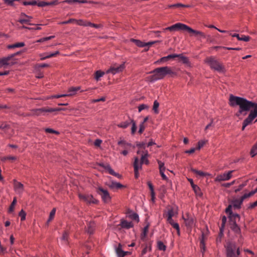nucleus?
I'll return each instance as SVG.
<instances>
[{"instance_id": "obj_1", "label": "nucleus", "mask_w": 257, "mask_h": 257, "mask_svg": "<svg viewBox=\"0 0 257 257\" xmlns=\"http://www.w3.org/2000/svg\"><path fill=\"white\" fill-rule=\"evenodd\" d=\"M229 104L231 106H239V109L236 112V116L240 114L246 115L247 112L250 111L248 116L243 120L242 130L250 124L252 120L257 117V103L249 101L246 99L230 94L229 98Z\"/></svg>"}, {"instance_id": "obj_2", "label": "nucleus", "mask_w": 257, "mask_h": 257, "mask_svg": "<svg viewBox=\"0 0 257 257\" xmlns=\"http://www.w3.org/2000/svg\"><path fill=\"white\" fill-rule=\"evenodd\" d=\"M150 73L154 74L151 76V80L152 81L162 79L167 75L173 76L176 74L171 67L167 66L157 68Z\"/></svg>"}, {"instance_id": "obj_3", "label": "nucleus", "mask_w": 257, "mask_h": 257, "mask_svg": "<svg viewBox=\"0 0 257 257\" xmlns=\"http://www.w3.org/2000/svg\"><path fill=\"white\" fill-rule=\"evenodd\" d=\"M205 62L208 64L212 69L215 71L219 73H224L225 72L224 66L214 57H207L205 60Z\"/></svg>"}, {"instance_id": "obj_4", "label": "nucleus", "mask_w": 257, "mask_h": 257, "mask_svg": "<svg viewBox=\"0 0 257 257\" xmlns=\"http://www.w3.org/2000/svg\"><path fill=\"white\" fill-rule=\"evenodd\" d=\"M61 110H63V109L61 108H41L35 109H33L32 110L31 113L27 114L28 116H32V115H40L43 112H52L56 111H60Z\"/></svg>"}, {"instance_id": "obj_5", "label": "nucleus", "mask_w": 257, "mask_h": 257, "mask_svg": "<svg viewBox=\"0 0 257 257\" xmlns=\"http://www.w3.org/2000/svg\"><path fill=\"white\" fill-rule=\"evenodd\" d=\"M19 53H16L13 54H11L6 57H4L3 58L0 59V66H5V65H13L15 62L11 61L12 59L19 54Z\"/></svg>"}, {"instance_id": "obj_6", "label": "nucleus", "mask_w": 257, "mask_h": 257, "mask_svg": "<svg viewBox=\"0 0 257 257\" xmlns=\"http://www.w3.org/2000/svg\"><path fill=\"white\" fill-rule=\"evenodd\" d=\"M96 191L97 193L101 196L102 200L105 203H107L110 201L111 198L108 192L106 190L104 189L101 187H99L97 189Z\"/></svg>"}, {"instance_id": "obj_7", "label": "nucleus", "mask_w": 257, "mask_h": 257, "mask_svg": "<svg viewBox=\"0 0 257 257\" xmlns=\"http://www.w3.org/2000/svg\"><path fill=\"white\" fill-rule=\"evenodd\" d=\"M236 246L235 243L229 242L226 246V255L227 257H238L235 253Z\"/></svg>"}, {"instance_id": "obj_8", "label": "nucleus", "mask_w": 257, "mask_h": 257, "mask_svg": "<svg viewBox=\"0 0 257 257\" xmlns=\"http://www.w3.org/2000/svg\"><path fill=\"white\" fill-rule=\"evenodd\" d=\"M234 170L225 172L223 174L218 175L215 179L216 182H221L229 180L232 177V174Z\"/></svg>"}, {"instance_id": "obj_9", "label": "nucleus", "mask_w": 257, "mask_h": 257, "mask_svg": "<svg viewBox=\"0 0 257 257\" xmlns=\"http://www.w3.org/2000/svg\"><path fill=\"white\" fill-rule=\"evenodd\" d=\"M188 26L182 23H176L170 27L166 28L164 29V31L169 30L170 31H176L178 30H185L187 31Z\"/></svg>"}, {"instance_id": "obj_10", "label": "nucleus", "mask_w": 257, "mask_h": 257, "mask_svg": "<svg viewBox=\"0 0 257 257\" xmlns=\"http://www.w3.org/2000/svg\"><path fill=\"white\" fill-rule=\"evenodd\" d=\"M125 68L124 63H122L119 65H114L111 66L107 71V73H111L115 74L119 73L123 70Z\"/></svg>"}, {"instance_id": "obj_11", "label": "nucleus", "mask_w": 257, "mask_h": 257, "mask_svg": "<svg viewBox=\"0 0 257 257\" xmlns=\"http://www.w3.org/2000/svg\"><path fill=\"white\" fill-rule=\"evenodd\" d=\"M187 31L191 34V36H194L197 37L198 39L205 38V35L204 33L201 31H196L192 29L191 28L188 26Z\"/></svg>"}, {"instance_id": "obj_12", "label": "nucleus", "mask_w": 257, "mask_h": 257, "mask_svg": "<svg viewBox=\"0 0 257 257\" xmlns=\"http://www.w3.org/2000/svg\"><path fill=\"white\" fill-rule=\"evenodd\" d=\"M232 205L230 204L228 206V207L225 209V212L227 214H229V217L230 220H232V219H238V220L240 219V216L238 214H233L232 212L231 209L232 207Z\"/></svg>"}, {"instance_id": "obj_13", "label": "nucleus", "mask_w": 257, "mask_h": 257, "mask_svg": "<svg viewBox=\"0 0 257 257\" xmlns=\"http://www.w3.org/2000/svg\"><path fill=\"white\" fill-rule=\"evenodd\" d=\"M184 219L185 225L188 227H192L194 224V219L193 216L189 214H186V217L183 216Z\"/></svg>"}, {"instance_id": "obj_14", "label": "nucleus", "mask_w": 257, "mask_h": 257, "mask_svg": "<svg viewBox=\"0 0 257 257\" xmlns=\"http://www.w3.org/2000/svg\"><path fill=\"white\" fill-rule=\"evenodd\" d=\"M23 4L25 6L27 5H37L39 7H43L46 6H48V3L45 2H39L37 3L36 1H32L30 2L23 1Z\"/></svg>"}, {"instance_id": "obj_15", "label": "nucleus", "mask_w": 257, "mask_h": 257, "mask_svg": "<svg viewBox=\"0 0 257 257\" xmlns=\"http://www.w3.org/2000/svg\"><path fill=\"white\" fill-rule=\"evenodd\" d=\"M14 189L15 191L19 194H21L24 191V185L20 182L14 181Z\"/></svg>"}, {"instance_id": "obj_16", "label": "nucleus", "mask_w": 257, "mask_h": 257, "mask_svg": "<svg viewBox=\"0 0 257 257\" xmlns=\"http://www.w3.org/2000/svg\"><path fill=\"white\" fill-rule=\"evenodd\" d=\"M32 17L29 16L25 14L24 13H22L21 15V19L18 21L21 24H28L29 25H32L30 23V19H32Z\"/></svg>"}, {"instance_id": "obj_17", "label": "nucleus", "mask_w": 257, "mask_h": 257, "mask_svg": "<svg viewBox=\"0 0 257 257\" xmlns=\"http://www.w3.org/2000/svg\"><path fill=\"white\" fill-rule=\"evenodd\" d=\"M119 226L122 228L127 229L132 228L134 225L132 222H128L124 219H121L120 224L118 225V226Z\"/></svg>"}, {"instance_id": "obj_18", "label": "nucleus", "mask_w": 257, "mask_h": 257, "mask_svg": "<svg viewBox=\"0 0 257 257\" xmlns=\"http://www.w3.org/2000/svg\"><path fill=\"white\" fill-rule=\"evenodd\" d=\"M175 55L176 56V58H178L179 62H182V63L186 64L188 66L190 65V62L187 57L184 56L183 54H175Z\"/></svg>"}, {"instance_id": "obj_19", "label": "nucleus", "mask_w": 257, "mask_h": 257, "mask_svg": "<svg viewBox=\"0 0 257 257\" xmlns=\"http://www.w3.org/2000/svg\"><path fill=\"white\" fill-rule=\"evenodd\" d=\"M232 222L231 224V229L236 233H239L240 232V229L238 225L236 224V219H232L230 220Z\"/></svg>"}, {"instance_id": "obj_20", "label": "nucleus", "mask_w": 257, "mask_h": 257, "mask_svg": "<svg viewBox=\"0 0 257 257\" xmlns=\"http://www.w3.org/2000/svg\"><path fill=\"white\" fill-rule=\"evenodd\" d=\"M101 166H102L104 169L107 170L108 173L114 176L118 177L119 174L117 173H116L110 167V166L109 165H104V164H101L100 165Z\"/></svg>"}, {"instance_id": "obj_21", "label": "nucleus", "mask_w": 257, "mask_h": 257, "mask_svg": "<svg viewBox=\"0 0 257 257\" xmlns=\"http://www.w3.org/2000/svg\"><path fill=\"white\" fill-rule=\"evenodd\" d=\"M69 238V233L67 231H65L61 237L60 239L64 244H68Z\"/></svg>"}, {"instance_id": "obj_22", "label": "nucleus", "mask_w": 257, "mask_h": 257, "mask_svg": "<svg viewBox=\"0 0 257 257\" xmlns=\"http://www.w3.org/2000/svg\"><path fill=\"white\" fill-rule=\"evenodd\" d=\"M230 35H231L232 37H236L238 40L243 41L244 42L248 41L250 39L249 36H246L245 35H241V36L240 37L239 35V34H230Z\"/></svg>"}, {"instance_id": "obj_23", "label": "nucleus", "mask_w": 257, "mask_h": 257, "mask_svg": "<svg viewBox=\"0 0 257 257\" xmlns=\"http://www.w3.org/2000/svg\"><path fill=\"white\" fill-rule=\"evenodd\" d=\"M95 228V224L93 222H89L87 224V231L89 234H91L93 233Z\"/></svg>"}, {"instance_id": "obj_24", "label": "nucleus", "mask_w": 257, "mask_h": 257, "mask_svg": "<svg viewBox=\"0 0 257 257\" xmlns=\"http://www.w3.org/2000/svg\"><path fill=\"white\" fill-rule=\"evenodd\" d=\"M142 164L141 162H139V159L136 158L134 163V171L136 172L137 171H139V170L142 168Z\"/></svg>"}, {"instance_id": "obj_25", "label": "nucleus", "mask_w": 257, "mask_h": 257, "mask_svg": "<svg viewBox=\"0 0 257 257\" xmlns=\"http://www.w3.org/2000/svg\"><path fill=\"white\" fill-rule=\"evenodd\" d=\"M124 251L122 250V246L120 244H119L118 247L115 249V252L118 257H124Z\"/></svg>"}, {"instance_id": "obj_26", "label": "nucleus", "mask_w": 257, "mask_h": 257, "mask_svg": "<svg viewBox=\"0 0 257 257\" xmlns=\"http://www.w3.org/2000/svg\"><path fill=\"white\" fill-rule=\"evenodd\" d=\"M176 57V56L175 55V54H170V55H168L167 56H166V57H163L162 58H161L158 61V62H166V61H169V60H170L171 59H173V58H175Z\"/></svg>"}, {"instance_id": "obj_27", "label": "nucleus", "mask_w": 257, "mask_h": 257, "mask_svg": "<svg viewBox=\"0 0 257 257\" xmlns=\"http://www.w3.org/2000/svg\"><path fill=\"white\" fill-rule=\"evenodd\" d=\"M241 200H240L239 199H235L233 200L231 204L233 207L235 208L239 209L241 207V205L242 204Z\"/></svg>"}, {"instance_id": "obj_28", "label": "nucleus", "mask_w": 257, "mask_h": 257, "mask_svg": "<svg viewBox=\"0 0 257 257\" xmlns=\"http://www.w3.org/2000/svg\"><path fill=\"white\" fill-rule=\"evenodd\" d=\"M117 144L123 149H127L130 147H131V144L127 143L124 140L119 141Z\"/></svg>"}, {"instance_id": "obj_29", "label": "nucleus", "mask_w": 257, "mask_h": 257, "mask_svg": "<svg viewBox=\"0 0 257 257\" xmlns=\"http://www.w3.org/2000/svg\"><path fill=\"white\" fill-rule=\"evenodd\" d=\"M221 221H222L221 226L220 227V229H220L219 235L221 236L223 235V232L224 230V226H225V223L226 222V218L225 216H223L222 217Z\"/></svg>"}, {"instance_id": "obj_30", "label": "nucleus", "mask_w": 257, "mask_h": 257, "mask_svg": "<svg viewBox=\"0 0 257 257\" xmlns=\"http://www.w3.org/2000/svg\"><path fill=\"white\" fill-rule=\"evenodd\" d=\"M79 89H80V87H71V88H70L69 89V90L68 91V94H65L67 95V96L73 95Z\"/></svg>"}, {"instance_id": "obj_31", "label": "nucleus", "mask_w": 257, "mask_h": 257, "mask_svg": "<svg viewBox=\"0 0 257 257\" xmlns=\"http://www.w3.org/2000/svg\"><path fill=\"white\" fill-rule=\"evenodd\" d=\"M56 209L55 208H54L51 210V211L50 213L49 219H48L47 223H46L47 225H48L49 223L53 219V218L55 216V213H56Z\"/></svg>"}, {"instance_id": "obj_32", "label": "nucleus", "mask_w": 257, "mask_h": 257, "mask_svg": "<svg viewBox=\"0 0 257 257\" xmlns=\"http://www.w3.org/2000/svg\"><path fill=\"white\" fill-rule=\"evenodd\" d=\"M250 155L251 157H254L255 155H257V141L251 149Z\"/></svg>"}, {"instance_id": "obj_33", "label": "nucleus", "mask_w": 257, "mask_h": 257, "mask_svg": "<svg viewBox=\"0 0 257 257\" xmlns=\"http://www.w3.org/2000/svg\"><path fill=\"white\" fill-rule=\"evenodd\" d=\"M87 203L91 204H97L98 203V201L93 198L92 195H88L87 202Z\"/></svg>"}, {"instance_id": "obj_34", "label": "nucleus", "mask_w": 257, "mask_h": 257, "mask_svg": "<svg viewBox=\"0 0 257 257\" xmlns=\"http://www.w3.org/2000/svg\"><path fill=\"white\" fill-rule=\"evenodd\" d=\"M131 120H133L132 119H130L128 121H125L122 122L118 124V126L119 127L125 128L131 123Z\"/></svg>"}, {"instance_id": "obj_35", "label": "nucleus", "mask_w": 257, "mask_h": 257, "mask_svg": "<svg viewBox=\"0 0 257 257\" xmlns=\"http://www.w3.org/2000/svg\"><path fill=\"white\" fill-rule=\"evenodd\" d=\"M25 43L24 42L17 43L13 45H10L8 46L9 49H12L15 48L22 47L24 46Z\"/></svg>"}, {"instance_id": "obj_36", "label": "nucleus", "mask_w": 257, "mask_h": 257, "mask_svg": "<svg viewBox=\"0 0 257 257\" xmlns=\"http://www.w3.org/2000/svg\"><path fill=\"white\" fill-rule=\"evenodd\" d=\"M123 187V185L119 183L112 182L109 185V187L111 188L120 189Z\"/></svg>"}, {"instance_id": "obj_37", "label": "nucleus", "mask_w": 257, "mask_h": 257, "mask_svg": "<svg viewBox=\"0 0 257 257\" xmlns=\"http://www.w3.org/2000/svg\"><path fill=\"white\" fill-rule=\"evenodd\" d=\"M131 41L132 42H134V43H135V44L139 47H145V42H143L139 40H136L134 39H131Z\"/></svg>"}, {"instance_id": "obj_38", "label": "nucleus", "mask_w": 257, "mask_h": 257, "mask_svg": "<svg viewBox=\"0 0 257 257\" xmlns=\"http://www.w3.org/2000/svg\"><path fill=\"white\" fill-rule=\"evenodd\" d=\"M157 247L160 250L165 251L166 249V246L161 241H158L157 242Z\"/></svg>"}, {"instance_id": "obj_39", "label": "nucleus", "mask_w": 257, "mask_h": 257, "mask_svg": "<svg viewBox=\"0 0 257 257\" xmlns=\"http://www.w3.org/2000/svg\"><path fill=\"white\" fill-rule=\"evenodd\" d=\"M191 171L193 172L194 173H195L196 175H198V176H200L201 177H204V176H205L207 174L202 172V171H198L196 169H193V168H191Z\"/></svg>"}, {"instance_id": "obj_40", "label": "nucleus", "mask_w": 257, "mask_h": 257, "mask_svg": "<svg viewBox=\"0 0 257 257\" xmlns=\"http://www.w3.org/2000/svg\"><path fill=\"white\" fill-rule=\"evenodd\" d=\"M148 155V153L147 152L144 155H142L141 159V163H145L147 165L149 164V161L147 159V156Z\"/></svg>"}, {"instance_id": "obj_41", "label": "nucleus", "mask_w": 257, "mask_h": 257, "mask_svg": "<svg viewBox=\"0 0 257 257\" xmlns=\"http://www.w3.org/2000/svg\"><path fill=\"white\" fill-rule=\"evenodd\" d=\"M17 203V199L16 197L14 198L13 201L12 202L11 206L9 207V212H13L15 208V206Z\"/></svg>"}, {"instance_id": "obj_42", "label": "nucleus", "mask_w": 257, "mask_h": 257, "mask_svg": "<svg viewBox=\"0 0 257 257\" xmlns=\"http://www.w3.org/2000/svg\"><path fill=\"white\" fill-rule=\"evenodd\" d=\"M192 188L196 195L200 196L202 195V193L201 192L200 189L198 186H197L196 185H193Z\"/></svg>"}, {"instance_id": "obj_43", "label": "nucleus", "mask_w": 257, "mask_h": 257, "mask_svg": "<svg viewBox=\"0 0 257 257\" xmlns=\"http://www.w3.org/2000/svg\"><path fill=\"white\" fill-rule=\"evenodd\" d=\"M159 106V103L157 100H155L154 102L153 110H154V112L156 114L159 113V110H158Z\"/></svg>"}, {"instance_id": "obj_44", "label": "nucleus", "mask_w": 257, "mask_h": 257, "mask_svg": "<svg viewBox=\"0 0 257 257\" xmlns=\"http://www.w3.org/2000/svg\"><path fill=\"white\" fill-rule=\"evenodd\" d=\"M59 53V51H56L54 53H50V54H49L48 55H46L43 57H42L41 58V60H45L47 58H50L54 57V56H56L57 54H58Z\"/></svg>"}, {"instance_id": "obj_45", "label": "nucleus", "mask_w": 257, "mask_h": 257, "mask_svg": "<svg viewBox=\"0 0 257 257\" xmlns=\"http://www.w3.org/2000/svg\"><path fill=\"white\" fill-rule=\"evenodd\" d=\"M104 74L103 72H102L100 70L96 71L95 73V79L98 81L99 78L102 77Z\"/></svg>"}, {"instance_id": "obj_46", "label": "nucleus", "mask_w": 257, "mask_h": 257, "mask_svg": "<svg viewBox=\"0 0 257 257\" xmlns=\"http://www.w3.org/2000/svg\"><path fill=\"white\" fill-rule=\"evenodd\" d=\"M129 217L132 219L137 221V222L139 221V215L136 213L131 212V214L129 215Z\"/></svg>"}, {"instance_id": "obj_47", "label": "nucleus", "mask_w": 257, "mask_h": 257, "mask_svg": "<svg viewBox=\"0 0 257 257\" xmlns=\"http://www.w3.org/2000/svg\"><path fill=\"white\" fill-rule=\"evenodd\" d=\"M149 224H148L144 228V229H143V232L141 234V237L143 238H144L146 236L147 234V233L148 232V230H149Z\"/></svg>"}, {"instance_id": "obj_48", "label": "nucleus", "mask_w": 257, "mask_h": 257, "mask_svg": "<svg viewBox=\"0 0 257 257\" xmlns=\"http://www.w3.org/2000/svg\"><path fill=\"white\" fill-rule=\"evenodd\" d=\"M54 37H55L54 36H49V37L43 38H41V39H40L39 40H38L36 41V42H37V43L43 42H45V41L51 40V39L54 38Z\"/></svg>"}, {"instance_id": "obj_49", "label": "nucleus", "mask_w": 257, "mask_h": 257, "mask_svg": "<svg viewBox=\"0 0 257 257\" xmlns=\"http://www.w3.org/2000/svg\"><path fill=\"white\" fill-rule=\"evenodd\" d=\"M16 160V157L14 156H5L2 158L1 160L2 161H6L7 160L14 161Z\"/></svg>"}, {"instance_id": "obj_50", "label": "nucleus", "mask_w": 257, "mask_h": 257, "mask_svg": "<svg viewBox=\"0 0 257 257\" xmlns=\"http://www.w3.org/2000/svg\"><path fill=\"white\" fill-rule=\"evenodd\" d=\"M206 142L207 141L205 140H201L199 141L197 144V147H196V149L200 150L202 147L204 146Z\"/></svg>"}, {"instance_id": "obj_51", "label": "nucleus", "mask_w": 257, "mask_h": 257, "mask_svg": "<svg viewBox=\"0 0 257 257\" xmlns=\"http://www.w3.org/2000/svg\"><path fill=\"white\" fill-rule=\"evenodd\" d=\"M19 215L21 217V221L25 220L26 214L23 210H21L19 212Z\"/></svg>"}, {"instance_id": "obj_52", "label": "nucleus", "mask_w": 257, "mask_h": 257, "mask_svg": "<svg viewBox=\"0 0 257 257\" xmlns=\"http://www.w3.org/2000/svg\"><path fill=\"white\" fill-rule=\"evenodd\" d=\"M189 7L188 6L184 5H183V4H180V3H178L176 4L169 6V8H174V7Z\"/></svg>"}, {"instance_id": "obj_53", "label": "nucleus", "mask_w": 257, "mask_h": 257, "mask_svg": "<svg viewBox=\"0 0 257 257\" xmlns=\"http://www.w3.org/2000/svg\"><path fill=\"white\" fill-rule=\"evenodd\" d=\"M131 123H132L131 132L132 134H134L137 130V126L135 122L133 120H131Z\"/></svg>"}, {"instance_id": "obj_54", "label": "nucleus", "mask_w": 257, "mask_h": 257, "mask_svg": "<svg viewBox=\"0 0 257 257\" xmlns=\"http://www.w3.org/2000/svg\"><path fill=\"white\" fill-rule=\"evenodd\" d=\"M10 126L7 123H3L0 125V129L6 131L7 129L9 128Z\"/></svg>"}, {"instance_id": "obj_55", "label": "nucleus", "mask_w": 257, "mask_h": 257, "mask_svg": "<svg viewBox=\"0 0 257 257\" xmlns=\"http://www.w3.org/2000/svg\"><path fill=\"white\" fill-rule=\"evenodd\" d=\"M158 163L159 166V170L160 171H165V167L164 166V163L162 162L161 161L158 160Z\"/></svg>"}, {"instance_id": "obj_56", "label": "nucleus", "mask_w": 257, "mask_h": 257, "mask_svg": "<svg viewBox=\"0 0 257 257\" xmlns=\"http://www.w3.org/2000/svg\"><path fill=\"white\" fill-rule=\"evenodd\" d=\"M172 226L173 227V228H174L175 229L177 230L178 235H180V227H179V224L177 223H175V224H173Z\"/></svg>"}, {"instance_id": "obj_57", "label": "nucleus", "mask_w": 257, "mask_h": 257, "mask_svg": "<svg viewBox=\"0 0 257 257\" xmlns=\"http://www.w3.org/2000/svg\"><path fill=\"white\" fill-rule=\"evenodd\" d=\"M148 108H149L148 106L146 104H141L138 107L139 112H140L143 110H144L145 109Z\"/></svg>"}, {"instance_id": "obj_58", "label": "nucleus", "mask_w": 257, "mask_h": 257, "mask_svg": "<svg viewBox=\"0 0 257 257\" xmlns=\"http://www.w3.org/2000/svg\"><path fill=\"white\" fill-rule=\"evenodd\" d=\"M79 197L81 200L87 202L88 195L79 194Z\"/></svg>"}, {"instance_id": "obj_59", "label": "nucleus", "mask_w": 257, "mask_h": 257, "mask_svg": "<svg viewBox=\"0 0 257 257\" xmlns=\"http://www.w3.org/2000/svg\"><path fill=\"white\" fill-rule=\"evenodd\" d=\"M174 215V212L172 209H170L168 211V214H167V218H172V217Z\"/></svg>"}, {"instance_id": "obj_60", "label": "nucleus", "mask_w": 257, "mask_h": 257, "mask_svg": "<svg viewBox=\"0 0 257 257\" xmlns=\"http://www.w3.org/2000/svg\"><path fill=\"white\" fill-rule=\"evenodd\" d=\"M45 131L47 133H53V134H59V133L52 128H46L45 130Z\"/></svg>"}, {"instance_id": "obj_61", "label": "nucleus", "mask_w": 257, "mask_h": 257, "mask_svg": "<svg viewBox=\"0 0 257 257\" xmlns=\"http://www.w3.org/2000/svg\"><path fill=\"white\" fill-rule=\"evenodd\" d=\"M144 130H145V126L144 124V122H142L141 124H140V125L139 133L141 134L144 132Z\"/></svg>"}, {"instance_id": "obj_62", "label": "nucleus", "mask_w": 257, "mask_h": 257, "mask_svg": "<svg viewBox=\"0 0 257 257\" xmlns=\"http://www.w3.org/2000/svg\"><path fill=\"white\" fill-rule=\"evenodd\" d=\"M76 21H77V20H75V19H69L68 21L63 22L62 23V24H67L71 23H73V22H76Z\"/></svg>"}, {"instance_id": "obj_63", "label": "nucleus", "mask_w": 257, "mask_h": 257, "mask_svg": "<svg viewBox=\"0 0 257 257\" xmlns=\"http://www.w3.org/2000/svg\"><path fill=\"white\" fill-rule=\"evenodd\" d=\"M245 185H246V183H245L240 184L238 186V188L235 190V192L236 193H237V192L240 191Z\"/></svg>"}, {"instance_id": "obj_64", "label": "nucleus", "mask_w": 257, "mask_h": 257, "mask_svg": "<svg viewBox=\"0 0 257 257\" xmlns=\"http://www.w3.org/2000/svg\"><path fill=\"white\" fill-rule=\"evenodd\" d=\"M256 206H257V200L253 203H250L249 206L248 207V209H251Z\"/></svg>"}]
</instances>
